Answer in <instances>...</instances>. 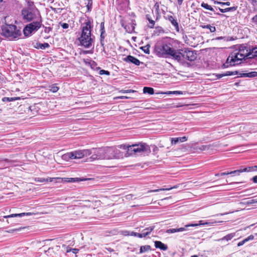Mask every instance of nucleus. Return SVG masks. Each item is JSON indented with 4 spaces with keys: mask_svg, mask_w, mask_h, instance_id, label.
Instances as JSON below:
<instances>
[{
    "mask_svg": "<svg viewBox=\"0 0 257 257\" xmlns=\"http://www.w3.org/2000/svg\"><path fill=\"white\" fill-rule=\"evenodd\" d=\"M92 20L87 18L81 27V35L78 38L80 45L85 48H90L93 43V39L91 37V31L93 28Z\"/></svg>",
    "mask_w": 257,
    "mask_h": 257,
    "instance_id": "nucleus-1",
    "label": "nucleus"
},
{
    "mask_svg": "<svg viewBox=\"0 0 257 257\" xmlns=\"http://www.w3.org/2000/svg\"><path fill=\"white\" fill-rule=\"evenodd\" d=\"M119 149L126 150L125 156L128 157L150 153V148L146 143H139L132 145L121 144L117 146Z\"/></svg>",
    "mask_w": 257,
    "mask_h": 257,
    "instance_id": "nucleus-2",
    "label": "nucleus"
},
{
    "mask_svg": "<svg viewBox=\"0 0 257 257\" xmlns=\"http://www.w3.org/2000/svg\"><path fill=\"white\" fill-rule=\"evenodd\" d=\"M155 52L159 57H167L171 56L174 60L180 61V55L178 50L174 49L170 43H163L162 45H156L155 47Z\"/></svg>",
    "mask_w": 257,
    "mask_h": 257,
    "instance_id": "nucleus-3",
    "label": "nucleus"
},
{
    "mask_svg": "<svg viewBox=\"0 0 257 257\" xmlns=\"http://www.w3.org/2000/svg\"><path fill=\"white\" fill-rule=\"evenodd\" d=\"M2 36L9 40L19 38L21 35V31L14 25L6 24L1 27Z\"/></svg>",
    "mask_w": 257,
    "mask_h": 257,
    "instance_id": "nucleus-4",
    "label": "nucleus"
},
{
    "mask_svg": "<svg viewBox=\"0 0 257 257\" xmlns=\"http://www.w3.org/2000/svg\"><path fill=\"white\" fill-rule=\"evenodd\" d=\"M104 150L105 159H119L123 158V153L117 146L106 147Z\"/></svg>",
    "mask_w": 257,
    "mask_h": 257,
    "instance_id": "nucleus-5",
    "label": "nucleus"
},
{
    "mask_svg": "<svg viewBox=\"0 0 257 257\" xmlns=\"http://www.w3.org/2000/svg\"><path fill=\"white\" fill-rule=\"evenodd\" d=\"M38 15L39 20L31 23L27 25L24 29L23 32L25 36H29L33 31H36L41 28L42 26V18L40 13H38Z\"/></svg>",
    "mask_w": 257,
    "mask_h": 257,
    "instance_id": "nucleus-6",
    "label": "nucleus"
},
{
    "mask_svg": "<svg viewBox=\"0 0 257 257\" xmlns=\"http://www.w3.org/2000/svg\"><path fill=\"white\" fill-rule=\"evenodd\" d=\"M180 56V61L182 59H186L189 61L195 60L197 57V55L195 50H192L189 48H185L184 50H178Z\"/></svg>",
    "mask_w": 257,
    "mask_h": 257,
    "instance_id": "nucleus-7",
    "label": "nucleus"
},
{
    "mask_svg": "<svg viewBox=\"0 0 257 257\" xmlns=\"http://www.w3.org/2000/svg\"><path fill=\"white\" fill-rule=\"evenodd\" d=\"M90 150H79L68 153L65 156L70 159H77L90 155Z\"/></svg>",
    "mask_w": 257,
    "mask_h": 257,
    "instance_id": "nucleus-8",
    "label": "nucleus"
},
{
    "mask_svg": "<svg viewBox=\"0 0 257 257\" xmlns=\"http://www.w3.org/2000/svg\"><path fill=\"white\" fill-rule=\"evenodd\" d=\"M237 56L235 51L231 52L227 58L226 62L223 64V67L227 68L240 64V59Z\"/></svg>",
    "mask_w": 257,
    "mask_h": 257,
    "instance_id": "nucleus-9",
    "label": "nucleus"
},
{
    "mask_svg": "<svg viewBox=\"0 0 257 257\" xmlns=\"http://www.w3.org/2000/svg\"><path fill=\"white\" fill-rule=\"evenodd\" d=\"M36 13V11L31 8H27L22 10V14L24 20L28 22H30L37 18L38 14Z\"/></svg>",
    "mask_w": 257,
    "mask_h": 257,
    "instance_id": "nucleus-10",
    "label": "nucleus"
},
{
    "mask_svg": "<svg viewBox=\"0 0 257 257\" xmlns=\"http://www.w3.org/2000/svg\"><path fill=\"white\" fill-rule=\"evenodd\" d=\"M90 155L92 154L90 157V161H95L96 160L105 159L104 148L92 149L90 150Z\"/></svg>",
    "mask_w": 257,
    "mask_h": 257,
    "instance_id": "nucleus-11",
    "label": "nucleus"
},
{
    "mask_svg": "<svg viewBox=\"0 0 257 257\" xmlns=\"http://www.w3.org/2000/svg\"><path fill=\"white\" fill-rule=\"evenodd\" d=\"M162 13L165 15L166 13V11L162 9ZM164 18L168 21H169L172 25L175 28V29L177 32L179 31V26L178 22H177V20L175 17H173L172 15H164Z\"/></svg>",
    "mask_w": 257,
    "mask_h": 257,
    "instance_id": "nucleus-12",
    "label": "nucleus"
},
{
    "mask_svg": "<svg viewBox=\"0 0 257 257\" xmlns=\"http://www.w3.org/2000/svg\"><path fill=\"white\" fill-rule=\"evenodd\" d=\"M113 204H109L107 205L103 206L101 209L104 215L109 216L114 211Z\"/></svg>",
    "mask_w": 257,
    "mask_h": 257,
    "instance_id": "nucleus-13",
    "label": "nucleus"
},
{
    "mask_svg": "<svg viewBox=\"0 0 257 257\" xmlns=\"http://www.w3.org/2000/svg\"><path fill=\"white\" fill-rule=\"evenodd\" d=\"M198 225V224H188L186 225L184 227H180L179 228H171L167 229L166 232L168 233H173L176 232L183 231L186 230L188 227H194Z\"/></svg>",
    "mask_w": 257,
    "mask_h": 257,
    "instance_id": "nucleus-14",
    "label": "nucleus"
},
{
    "mask_svg": "<svg viewBox=\"0 0 257 257\" xmlns=\"http://www.w3.org/2000/svg\"><path fill=\"white\" fill-rule=\"evenodd\" d=\"M56 180L57 182H68L69 183V178H60V177H57V178H48L47 179H42L40 180V182H52L53 180Z\"/></svg>",
    "mask_w": 257,
    "mask_h": 257,
    "instance_id": "nucleus-15",
    "label": "nucleus"
},
{
    "mask_svg": "<svg viewBox=\"0 0 257 257\" xmlns=\"http://www.w3.org/2000/svg\"><path fill=\"white\" fill-rule=\"evenodd\" d=\"M240 53V55L243 56L245 58H248V52H249V49L244 45H240L239 47L238 50H236Z\"/></svg>",
    "mask_w": 257,
    "mask_h": 257,
    "instance_id": "nucleus-16",
    "label": "nucleus"
},
{
    "mask_svg": "<svg viewBox=\"0 0 257 257\" xmlns=\"http://www.w3.org/2000/svg\"><path fill=\"white\" fill-rule=\"evenodd\" d=\"M123 60L125 62H131L137 66H139L140 64V60L137 58L131 55L127 56L126 57L124 58Z\"/></svg>",
    "mask_w": 257,
    "mask_h": 257,
    "instance_id": "nucleus-17",
    "label": "nucleus"
},
{
    "mask_svg": "<svg viewBox=\"0 0 257 257\" xmlns=\"http://www.w3.org/2000/svg\"><path fill=\"white\" fill-rule=\"evenodd\" d=\"M136 24L133 21L131 23L124 25L123 28L128 33H132L135 31Z\"/></svg>",
    "mask_w": 257,
    "mask_h": 257,
    "instance_id": "nucleus-18",
    "label": "nucleus"
},
{
    "mask_svg": "<svg viewBox=\"0 0 257 257\" xmlns=\"http://www.w3.org/2000/svg\"><path fill=\"white\" fill-rule=\"evenodd\" d=\"M188 139L187 137H182L178 138H172L171 140V144L172 145H176L179 142H186Z\"/></svg>",
    "mask_w": 257,
    "mask_h": 257,
    "instance_id": "nucleus-19",
    "label": "nucleus"
},
{
    "mask_svg": "<svg viewBox=\"0 0 257 257\" xmlns=\"http://www.w3.org/2000/svg\"><path fill=\"white\" fill-rule=\"evenodd\" d=\"M245 168H241L239 170H234L231 172H223L220 173L221 175H231V174H235L236 175H239L240 173H243V172H246V171H244Z\"/></svg>",
    "mask_w": 257,
    "mask_h": 257,
    "instance_id": "nucleus-20",
    "label": "nucleus"
},
{
    "mask_svg": "<svg viewBox=\"0 0 257 257\" xmlns=\"http://www.w3.org/2000/svg\"><path fill=\"white\" fill-rule=\"evenodd\" d=\"M155 246L156 248H159L163 250H166L168 249V246L160 241H155Z\"/></svg>",
    "mask_w": 257,
    "mask_h": 257,
    "instance_id": "nucleus-21",
    "label": "nucleus"
},
{
    "mask_svg": "<svg viewBox=\"0 0 257 257\" xmlns=\"http://www.w3.org/2000/svg\"><path fill=\"white\" fill-rule=\"evenodd\" d=\"M93 180V178H87L84 177H76V178H69V183L75 182H81L85 181L87 180Z\"/></svg>",
    "mask_w": 257,
    "mask_h": 257,
    "instance_id": "nucleus-22",
    "label": "nucleus"
},
{
    "mask_svg": "<svg viewBox=\"0 0 257 257\" xmlns=\"http://www.w3.org/2000/svg\"><path fill=\"white\" fill-rule=\"evenodd\" d=\"M33 214V213L31 212H27V213H18V214H12L11 215H6L4 216L5 218H11V217H22L25 215H31Z\"/></svg>",
    "mask_w": 257,
    "mask_h": 257,
    "instance_id": "nucleus-23",
    "label": "nucleus"
},
{
    "mask_svg": "<svg viewBox=\"0 0 257 257\" xmlns=\"http://www.w3.org/2000/svg\"><path fill=\"white\" fill-rule=\"evenodd\" d=\"M154 8L155 9V11H156V20L158 21L161 18V12H160V4L158 2H157L155 4V5L154 6Z\"/></svg>",
    "mask_w": 257,
    "mask_h": 257,
    "instance_id": "nucleus-24",
    "label": "nucleus"
},
{
    "mask_svg": "<svg viewBox=\"0 0 257 257\" xmlns=\"http://www.w3.org/2000/svg\"><path fill=\"white\" fill-rule=\"evenodd\" d=\"M146 19L149 22V25L148 26V27L150 29H153L155 27V21L152 19L151 16L149 14H147L146 15Z\"/></svg>",
    "mask_w": 257,
    "mask_h": 257,
    "instance_id": "nucleus-25",
    "label": "nucleus"
},
{
    "mask_svg": "<svg viewBox=\"0 0 257 257\" xmlns=\"http://www.w3.org/2000/svg\"><path fill=\"white\" fill-rule=\"evenodd\" d=\"M240 77H257V72L252 71L249 73H243L240 74Z\"/></svg>",
    "mask_w": 257,
    "mask_h": 257,
    "instance_id": "nucleus-26",
    "label": "nucleus"
},
{
    "mask_svg": "<svg viewBox=\"0 0 257 257\" xmlns=\"http://www.w3.org/2000/svg\"><path fill=\"white\" fill-rule=\"evenodd\" d=\"M237 74V71H227L224 73L218 74L216 75V76H217V78L218 79H219V78H221L224 76L233 75H236Z\"/></svg>",
    "mask_w": 257,
    "mask_h": 257,
    "instance_id": "nucleus-27",
    "label": "nucleus"
},
{
    "mask_svg": "<svg viewBox=\"0 0 257 257\" xmlns=\"http://www.w3.org/2000/svg\"><path fill=\"white\" fill-rule=\"evenodd\" d=\"M154 228H155L154 226H150L149 227H147V228H145L144 230H143V233H142L143 237H145L146 236L149 235L153 231V230L154 229Z\"/></svg>",
    "mask_w": 257,
    "mask_h": 257,
    "instance_id": "nucleus-28",
    "label": "nucleus"
},
{
    "mask_svg": "<svg viewBox=\"0 0 257 257\" xmlns=\"http://www.w3.org/2000/svg\"><path fill=\"white\" fill-rule=\"evenodd\" d=\"M254 238V236L252 234H251L250 235H249L247 237L245 238V239H244L243 240H242V241L239 242L238 243H237V246H242L243 245L245 242L249 241V240H253Z\"/></svg>",
    "mask_w": 257,
    "mask_h": 257,
    "instance_id": "nucleus-29",
    "label": "nucleus"
},
{
    "mask_svg": "<svg viewBox=\"0 0 257 257\" xmlns=\"http://www.w3.org/2000/svg\"><path fill=\"white\" fill-rule=\"evenodd\" d=\"M178 187V185H175L173 187H171L170 188H161V189H155V190H150L148 191V193L157 192H159L160 191H167V190H171L172 189L177 188Z\"/></svg>",
    "mask_w": 257,
    "mask_h": 257,
    "instance_id": "nucleus-30",
    "label": "nucleus"
},
{
    "mask_svg": "<svg viewBox=\"0 0 257 257\" xmlns=\"http://www.w3.org/2000/svg\"><path fill=\"white\" fill-rule=\"evenodd\" d=\"M35 48L37 49H45V48H49L50 47L49 44L48 43H44L42 44L40 43H36L34 46Z\"/></svg>",
    "mask_w": 257,
    "mask_h": 257,
    "instance_id": "nucleus-31",
    "label": "nucleus"
},
{
    "mask_svg": "<svg viewBox=\"0 0 257 257\" xmlns=\"http://www.w3.org/2000/svg\"><path fill=\"white\" fill-rule=\"evenodd\" d=\"M257 57V47L252 48L251 50L249 49L248 52V58H253Z\"/></svg>",
    "mask_w": 257,
    "mask_h": 257,
    "instance_id": "nucleus-32",
    "label": "nucleus"
},
{
    "mask_svg": "<svg viewBox=\"0 0 257 257\" xmlns=\"http://www.w3.org/2000/svg\"><path fill=\"white\" fill-rule=\"evenodd\" d=\"M200 27L202 29H207L209 30L210 32L212 33L216 31V28L215 26L211 25H201Z\"/></svg>",
    "mask_w": 257,
    "mask_h": 257,
    "instance_id": "nucleus-33",
    "label": "nucleus"
},
{
    "mask_svg": "<svg viewBox=\"0 0 257 257\" xmlns=\"http://www.w3.org/2000/svg\"><path fill=\"white\" fill-rule=\"evenodd\" d=\"M151 247L149 245H143L141 246L140 249V253H142L143 252L151 250Z\"/></svg>",
    "mask_w": 257,
    "mask_h": 257,
    "instance_id": "nucleus-34",
    "label": "nucleus"
},
{
    "mask_svg": "<svg viewBox=\"0 0 257 257\" xmlns=\"http://www.w3.org/2000/svg\"><path fill=\"white\" fill-rule=\"evenodd\" d=\"M143 92L144 93H148L152 95L154 93V90L152 87H144L143 88Z\"/></svg>",
    "mask_w": 257,
    "mask_h": 257,
    "instance_id": "nucleus-35",
    "label": "nucleus"
},
{
    "mask_svg": "<svg viewBox=\"0 0 257 257\" xmlns=\"http://www.w3.org/2000/svg\"><path fill=\"white\" fill-rule=\"evenodd\" d=\"M117 4L120 6L121 7H126L128 5L129 1L128 0H116Z\"/></svg>",
    "mask_w": 257,
    "mask_h": 257,
    "instance_id": "nucleus-36",
    "label": "nucleus"
},
{
    "mask_svg": "<svg viewBox=\"0 0 257 257\" xmlns=\"http://www.w3.org/2000/svg\"><path fill=\"white\" fill-rule=\"evenodd\" d=\"M20 99V98L19 97H5L2 99L3 101L4 102H10L13 101H15L17 100Z\"/></svg>",
    "mask_w": 257,
    "mask_h": 257,
    "instance_id": "nucleus-37",
    "label": "nucleus"
},
{
    "mask_svg": "<svg viewBox=\"0 0 257 257\" xmlns=\"http://www.w3.org/2000/svg\"><path fill=\"white\" fill-rule=\"evenodd\" d=\"M235 235V233H231L227 234L223 238H222L221 240H225L226 241H228L231 240L233 237Z\"/></svg>",
    "mask_w": 257,
    "mask_h": 257,
    "instance_id": "nucleus-38",
    "label": "nucleus"
},
{
    "mask_svg": "<svg viewBox=\"0 0 257 257\" xmlns=\"http://www.w3.org/2000/svg\"><path fill=\"white\" fill-rule=\"evenodd\" d=\"M201 6L206 10L214 12V9L207 3H202Z\"/></svg>",
    "mask_w": 257,
    "mask_h": 257,
    "instance_id": "nucleus-39",
    "label": "nucleus"
},
{
    "mask_svg": "<svg viewBox=\"0 0 257 257\" xmlns=\"http://www.w3.org/2000/svg\"><path fill=\"white\" fill-rule=\"evenodd\" d=\"M100 203L101 202L100 200H95L94 201H91V204L89 205V206L93 208H95V207H98L99 205H100Z\"/></svg>",
    "mask_w": 257,
    "mask_h": 257,
    "instance_id": "nucleus-40",
    "label": "nucleus"
},
{
    "mask_svg": "<svg viewBox=\"0 0 257 257\" xmlns=\"http://www.w3.org/2000/svg\"><path fill=\"white\" fill-rule=\"evenodd\" d=\"M92 0H87L86 7H87V12H90L92 7Z\"/></svg>",
    "mask_w": 257,
    "mask_h": 257,
    "instance_id": "nucleus-41",
    "label": "nucleus"
},
{
    "mask_svg": "<svg viewBox=\"0 0 257 257\" xmlns=\"http://www.w3.org/2000/svg\"><path fill=\"white\" fill-rule=\"evenodd\" d=\"M150 45H147L145 46H143L141 47V49L146 54H150Z\"/></svg>",
    "mask_w": 257,
    "mask_h": 257,
    "instance_id": "nucleus-42",
    "label": "nucleus"
},
{
    "mask_svg": "<svg viewBox=\"0 0 257 257\" xmlns=\"http://www.w3.org/2000/svg\"><path fill=\"white\" fill-rule=\"evenodd\" d=\"M244 171H246V172L256 171H257V166L245 167Z\"/></svg>",
    "mask_w": 257,
    "mask_h": 257,
    "instance_id": "nucleus-43",
    "label": "nucleus"
},
{
    "mask_svg": "<svg viewBox=\"0 0 257 257\" xmlns=\"http://www.w3.org/2000/svg\"><path fill=\"white\" fill-rule=\"evenodd\" d=\"M49 90L50 91H51L52 92H54V93L58 91L59 87L58 86H57L55 84H53V85L50 86Z\"/></svg>",
    "mask_w": 257,
    "mask_h": 257,
    "instance_id": "nucleus-44",
    "label": "nucleus"
},
{
    "mask_svg": "<svg viewBox=\"0 0 257 257\" xmlns=\"http://www.w3.org/2000/svg\"><path fill=\"white\" fill-rule=\"evenodd\" d=\"M211 147V145H202V146H201V147L199 149L201 151H206V150H208Z\"/></svg>",
    "mask_w": 257,
    "mask_h": 257,
    "instance_id": "nucleus-45",
    "label": "nucleus"
},
{
    "mask_svg": "<svg viewBox=\"0 0 257 257\" xmlns=\"http://www.w3.org/2000/svg\"><path fill=\"white\" fill-rule=\"evenodd\" d=\"M130 235H132V236H136V237H138L139 238H143V235H142V233H138V232H132L131 233H130Z\"/></svg>",
    "mask_w": 257,
    "mask_h": 257,
    "instance_id": "nucleus-46",
    "label": "nucleus"
},
{
    "mask_svg": "<svg viewBox=\"0 0 257 257\" xmlns=\"http://www.w3.org/2000/svg\"><path fill=\"white\" fill-rule=\"evenodd\" d=\"M99 74L100 75H103V74H105L106 75H110V72L107 71V70H100L99 72Z\"/></svg>",
    "mask_w": 257,
    "mask_h": 257,
    "instance_id": "nucleus-47",
    "label": "nucleus"
},
{
    "mask_svg": "<svg viewBox=\"0 0 257 257\" xmlns=\"http://www.w3.org/2000/svg\"><path fill=\"white\" fill-rule=\"evenodd\" d=\"M100 32L102 33H105L104 22H101L100 24Z\"/></svg>",
    "mask_w": 257,
    "mask_h": 257,
    "instance_id": "nucleus-48",
    "label": "nucleus"
},
{
    "mask_svg": "<svg viewBox=\"0 0 257 257\" xmlns=\"http://www.w3.org/2000/svg\"><path fill=\"white\" fill-rule=\"evenodd\" d=\"M100 43L101 44V45H103V44L102 43V42H103L104 41V39L105 38V33H102V32H100Z\"/></svg>",
    "mask_w": 257,
    "mask_h": 257,
    "instance_id": "nucleus-49",
    "label": "nucleus"
},
{
    "mask_svg": "<svg viewBox=\"0 0 257 257\" xmlns=\"http://www.w3.org/2000/svg\"><path fill=\"white\" fill-rule=\"evenodd\" d=\"M235 51L236 52V54L238 55L237 57H238V59H240V61L241 63L242 60L243 59H245V58L242 55H241L240 53H238V52L236 50H235Z\"/></svg>",
    "mask_w": 257,
    "mask_h": 257,
    "instance_id": "nucleus-50",
    "label": "nucleus"
},
{
    "mask_svg": "<svg viewBox=\"0 0 257 257\" xmlns=\"http://www.w3.org/2000/svg\"><path fill=\"white\" fill-rule=\"evenodd\" d=\"M134 91L132 89H127V90H122L121 91L122 93H131L133 92Z\"/></svg>",
    "mask_w": 257,
    "mask_h": 257,
    "instance_id": "nucleus-51",
    "label": "nucleus"
},
{
    "mask_svg": "<svg viewBox=\"0 0 257 257\" xmlns=\"http://www.w3.org/2000/svg\"><path fill=\"white\" fill-rule=\"evenodd\" d=\"M61 27L63 29H67L69 27V25L67 23H63L61 24Z\"/></svg>",
    "mask_w": 257,
    "mask_h": 257,
    "instance_id": "nucleus-52",
    "label": "nucleus"
},
{
    "mask_svg": "<svg viewBox=\"0 0 257 257\" xmlns=\"http://www.w3.org/2000/svg\"><path fill=\"white\" fill-rule=\"evenodd\" d=\"M252 21L255 24H257V15L252 18Z\"/></svg>",
    "mask_w": 257,
    "mask_h": 257,
    "instance_id": "nucleus-53",
    "label": "nucleus"
},
{
    "mask_svg": "<svg viewBox=\"0 0 257 257\" xmlns=\"http://www.w3.org/2000/svg\"><path fill=\"white\" fill-rule=\"evenodd\" d=\"M171 93H173V94H182V92L181 91H173V92H172V91H169L168 94H171Z\"/></svg>",
    "mask_w": 257,
    "mask_h": 257,
    "instance_id": "nucleus-54",
    "label": "nucleus"
},
{
    "mask_svg": "<svg viewBox=\"0 0 257 257\" xmlns=\"http://www.w3.org/2000/svg\"><path fill=\"white\" fill-rule=\"evenodd\" d=\"M237 8V6L232 7H229V12H230V11H235L236 10Z\"/></svg>",
    "mask_w": 257,
    "mask_h": 257,
    "instance_id": "nucleus-55",
    "label": "nucleus"
},
{
    "mask_svg": "<svg viewBox=\"0 0 257 257\" xmlns=\"http://www.w3.org/2000/svg\"><path fill=\"white\" fill-rule=\"evenodd\" d=\"M71 251L75 254H76L78 252L79 249L77 248H72Z\"/></svg>",
    "mask_w": 257,
    "mask_h": 257,
    "instance_id": "nucleus-56",
    "label": "nucleus"
},
{
    "mask_svg": "<svg viewBox=\"0 0 257 257\" xmlns=\"http://www.w3.org/2000/svg\"><path fill=\"white\" fill-rule=\"evenodd\" d=\"M251 180H252L253 182L254 183H257V175L254 176Z\"/></svg>",
    "mask_w": 257,
    "mask_h": 257,
    "instance_id": "nucleus-57",
    "label": "nucleus"
},
{
    "mask_svg": "<svg viewBox=\"0 0 257 257\" xmlns=\"http://www.w3.org/2000/svg\"><path fill=\"white\" fill-rule=\"evenodd\" d=\"M230 5V3L229 2H222V3H221V5L229 6Z\"/></svg>",
    "mask_w": 257,
    "mask_h": 257,
    "instance_id": "nucleus-58",
    "label": "nucleus"
},
{
    "mask_svg": "<svg viewBox=\"0 0 257 257\" xmlns=\"http://www.w3.org/2000/svg\"><path fill=\"white\" fill-rule=\"evenodd\" d=\"M212 1L213 2L214 4H218V5H221L222 2H218L215 0H212Z\"/></svg>",
    "mask_w": 257,
    "mask_h": 257,
    "instance_id": "nucleus-59",
    "label": "nucleus"
},
{
    "mask_svg": "<svg viewBox=\"0 0 257 257\" xmlns=\"http://www.w3.org/2000/svg\"><path fill=\"white\" fill-rule=\"evenodd\" d=\"M183 0H178V4L181 5L182 4Z\"/></svg>",
    "mask_w": 257,
    "mask_h": 257,
    "instance_id": "nucleus-60",
    "label": "nucleus"
},
{
    "mask_svg": "<svg viewBox=\"0 0 257 257\" xmlns=\"http://www.w3.org/2000/svg\"><path fill=\"white\" fill-rule=\"evenodd\" d=\"M224 13L229 12V8H227L224 9Z\"/></svg>",
    "mask_w": 257,
    "mask_h": 257,
    "instance_id": "nucleus-61",
    "label": "nucleus"
},
{
    "mask_svg": "<svg viewBox=\"0 0 257 257\" xmlns=\"http://www.w3.org/2000/svg\"><path fill=\"white\" fill-rule=\"evenodd\" d=\"M218 10H219L221 13H224V9L218 8Z\"/></svg>",
    "mask_w": 257,
    "mask_h": 257,
    "instance_id": "nucleus-62",
    "label": "nucleus"
},
{
    "mask_svg": "<svg viewBox=\"0 0 257 257\" xmlns=\"http://www.w3.org/2000/svg\"><path fill=\"white\" fill-rule=\"evenodd\" d=\"M71 250H72V249H71V248L67 249V252H70V251H71Z\"/></svg>",
    "mask_w": 257,
    "mask_h": 257,
    "instance_id": "nucleus-63",
    "label": "nucleus"
},
{
    "mask_svg": "<svg viewBox=\"0 0 257 257\" xmlns=\"http://www.w3.org/2000/svg\"><path fill=\"white\" fill-rule=\"evenodd\" d=\"M191 257H199V256L197 255H192Z\"/></svg>",
    "mask_w": 257,
    "mask_h": 257,
    "instance_id": "nucleus-64",
    "label": "nucleus"
}]
</instances>
